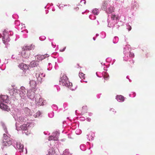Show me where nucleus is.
<instances>
[{"instance_id":"nucleus-1","label":"nucleus","mask_w":155,"mask_h":155,"mask_svg":"<svg viewBox=\"0 0 155 155\" xmlns=\"http://www.w3.org/2000/svg\"><path fill=\"white\" fill-rule=\"evenodd\" d=\"M3 145L5 146H9L12 143V141L10 140V138L8 137L7 135L5 134H3Z\"/></svg>"},{"instance_id":"nucleus-2","label":"nucleus","mask_w":155,"mask_h":155,"mask_svg":"<svg viewBox=\"0 0 155 155\" xmlns=\"http://www.w3.org/2000/svg\"><path fill=\"white\" fill-rule=\"evenodd\" d=\"M68 82V78L66 75H63L61 77L60 80V83L63 86H68L67 83Z\"/></svg>"},{"instance_id":"nucleus-3","label":"nucleus","mask_w":155,"mask_h":155,"mask_svg":"<svg viewBox=\"0 0 155 155\" xmlns=\"http://www.w3.org/2000/svg\"><path fill=\"white\" fill-rule=\"evenodd\" d=\"M4 34L3 38H2V41L3 43L5 45H8V42L10 41V38L8 34L5 33Z\"/></svg>"},{"instance_id":"nucleus-4","label":"nucleus","mask_w":155,"mask_h":155,"mask_svg":"<svg viewBox=\"0 0 155 155\" xmlns=\"http://www.w3.org/2000/svg\"><path fill=\"white\" fill-rule=\"evenodd\" d=\"M36 91L32 90L30 89L28 91L27 96L30 99H33L35 97V92Z\"/></svg>"},{"instance_id":"nucleus-5","label":"nucleus","mask_w":155,"mask_h":155,"mask_svg":"<svg viewBox=\"0 0 155 155\" xmlns=\"http://www.w3.org/2000/svg\"><path fill=\"white\" fill-rule=\"evenodd\" d=\"M36 82L35 81L31 80L30 81V89L34 91H36L37 90Z\"/></svg>"},{"instance_id":"nucleus-6","label":"nucleus","mask_w":155,"mask_h":155,"mask_svg":"<svg viewBox=\"0 0 155 155\" xmlns=\"http://www.w3.org/2000/svg\"><path fill=\"white\" fill-rule=\"evenodd\" d=\"M18 67L24 71L28 70L29 68V67L28 65L23 63L20 64L18 65Z\"/></svg>"},{"instance_id":"nucleus-7","label":"nucleus","mask_w":155,"mask_h":155,"mask_svg":"<svg viewBox=\"0 0 155 155\" xmlns=\"http://www.w3.org/2000/svg\"><path fill=\"white\" fill-rule=\"evenodd\" d=\"M20 95L22 97L24 96L26 93V89L24 87H21L20 89Z\"/></svg>"},{"instance_id":"nucleus-8","label":"nucleus","mask_w":155,"mask_h":155,"mask_svg":"<svg viewBox=\"0 0 155 155\" xmlns=\"http://www.w3.org/2000/svg\"><path fill=\"white\" fill-rule=\"evenodd\" d=\"M0 108L7 111H8L9 110V108L7 105L2 103H0Z\"/></svg>"},{"instance_id":"nucleus-9","label":"nucleus","mask_w":155,"mask_h":155,"mask_svg":"<svg viewBox=\"0 0 155 155\" xmlns=\"http://www.w3.org/2000/svg\"><path fill=\"white\" fill-rule=\"evenodd\" d=\"M1 99L3 101V102L8 103V97L7 95H2L1 96Z\"/></svg>"},{"instance_id":"nucleus-10","label":"nucleus","mask_w":155,"mask_h":155,"mask_svg":"<svg viewBox=\"0 0 155 155\" xmlns=\"http://www.w3.org/2000/svg\"><path fill=\"white\" fill-rule=\"evenodd\" d=\"M38 65V62L37 61H33L30 64V67L33 68L37 66Z\"/></svg>"},{"instance_id":"nucleus-11","label":"nucleus","mask_w":155,"mask_h":155,"mask_svg":"<svg viewBox=\"0 0 155 155\" xmlns=\"http://www.w3.org/2000/svg\"><path fill=\"white\" fill-rule=\"evenodd\" d=\"M16 146L20 152H23L24 149V146L23 144L18 143H17Z\"/></svg>"},{"instance_id":"nucleus-12","label":"nucleus","mask_w":155,"mask_h":155,"mask_svg":"<svg viewBox=\"0 0 155 155\" xmlns=\"http://www.w3.org/2000/svg\"><path fill=\"white\" fill-rule=\"evenodd\" d=\"M57 154L54 149L51 148L49 149L48 153L47 155H57Z\"/></svg>"},{"instance_id":"nucleus-13","label":"nucleus","mask_w":155,"mask_h":155,"mask_svg":"<svg viewBox=\"0 0 155 155\" xmlns=\"http://www.w3.org/2000/svg\"><path fill=\"white\" fill-rule=\"evenodd\" d=\"M44 75H43V73L39 74L36 73V77L38 80L40 81L42 80V78L44 77Z\"/></svg>"},{"instance_id":"nucleus-14","label":"nucleus","mask_w":155,"mask_h":155,"mask_svg":"<svg viewBox=\"0 0 155 155\" xmlns=\"http://www.w3.org/2000/svg\"><path fill=\"white\" fill-rule=\"evenodd\" d=\"M34 46H32V45L31 46H26L25 47H24L23 49L24 51H25V50H26V51H27L26 50H28V51H29L30 50H31L32 49H34Z\"/></svg>"},{"instance_id":"nucleus-15","label":"nucleus","mask_w":155,"mask_h":155,"mask_svg":"<svg viewBox=\"0 0 155 155\" xmlns=\"http://www.w3.org/2000/svg\"><path fill=\"white\" fill-rule=\"evenodd\" d=\"M22 56L25 58H29L30 54L28 51H25L22 53Z\"/></svg>"},{"instance_id":"nucleus-16","label":"nucleus","mask_w":155,"mask_h":155,"mask_svg":"<svg viewBox=\"0 0 155 155\" xmlns=\"http://www.w3.org/2000/svg\"><path fill=\"white\" fill-rule=\"evenodd\" d=\"M29 126L28 124H24L21 125L20 127L21 130H26L28 129V127Z\"/></svg>"},{"instance_id":"nucleus-17","label":"nucleus","mask_w":155,"mask_h":155,"mask_svg":"<svg viewBox=\"0 0 155 155\" xmlns=\"http://www.w3.org/2000/svg\"><path fill=\"white\" fill-rule=\"evenodd\" d=\"M116 99L117 100V101H124V97L122 95H117L116 97Z\"/></svg>"},{"instance_id":"nucleus-18","label":"nucleus","mask_w":155,"mask_h":155,"mask_svg":"<svg viewBox=\"0 0 155 155\" xmlns=\"http://www.w3.org/2000/svg\"><path fill=\"white\" fill-rule=\"evenodd\" d=\"M114 8L113 7H110L107 9V12L108 13H111L114 12Z\"/></svg>"},{"instance_id":"nucleus-19","label":"nucleus","mask_w":155,"mask_h":155,"mask_svg":"<svg viewBox=\"0 0 155 155\" xmlns=\"http://www.w3.org/2000/svg\"><path fill=\"white\" fill-rule=\"evenodd\" d=\"M49 140H58V138L57 137H55L54 136H50L49 137Z\"/></svg>"},{"instance_id":"nucleus-20","label":"nucleus","mask_w":155,"mask_h":155,"mask_svg":"<svg viewBox=\"0 0 155 155\" xmlns=\"http://www.w3.org/2000/svg\"><path fill=\"white\" fill-rule=\"evenodd\" d=\"M68 86H65L68 87L69 88H70L71 89H73V88H72L73 86L71 82H69L68 81V82L67 83Z\"/></svg>"},{"instance_id":"nucleus-21","label":"nucleus","mask_w":155,"mask_h":155,"mask_svg":"<svg viewBox=\"0 0 155 155\" xmlns=\"http://www.w3.org/2000/svg\"><path fill=\"white\" fill-rule=\"evenodd\" d=\"M107 5V3L106 2H104L102 6L101 7L102 9L105 10V9L106 8Z\"/></svg>"},{"instance_id":"nucleus-22","label":"nucleus","mask_w":155,"mask_h":155,"mask_svg":"<svg viewBox=\"0 0 155 155\" xmlns=\"http://www.w3.org/2000/svg\"><path fill=\"white\" fill-rule=\"evenodd\" d=\"M79 76L80 78L82 79H84L85 78V74L82 73H79Z\"/></svg>"},{"instance_id":"nucleus-23","label":"nucleus","mask_w":155,"mask_h":155,"mask_svg":"<svg viewBox=\"0 0 155 155\" xmlns=\"http://www.w3.org/2000/svg\"><path fill=\"white\" fill-rule=\"evenodd\" d=\"M111 18L113 20H114L115 19H117L118 18V17L115 14H112L111 15Z\"/></svg>"},{"instance_id":"nucleus-24","label":"nucleus","mask_w":155,"mask_h":155,"mask_svg":"<svg viewBox=\"0 0 155 155\" xmlns=\"http://www.w3.org/2000/svg\"><path fill=\"white\" fill-rule=\"evenodd\" d=\"M98 12V9H95L93 10L92 11V12L95 15H97V13Z\"/></svg>"},{"instance_id":"nucleus-25","label":"nucleus","mask_w":155,"mask_h":155,"mask_svg":"<svg viewBox=\"0 0 155 155\" xmlns=\"http://www.w3.org/2000/svg\"><path fill=\"white\" fill-rule=\"evenodd\" d=\"M38 56L39 58V60H42L43 59H45V57L44 55H41L40 56L39 55V56Z\"/></svg>"},{"instance_id":"nucleus-26","label":"nucleus","mask_w":155,"mask_h":155,"mask_svg":"<svg viewBox=\"0 0 155 155\" xmlns=\"http://www.w3.org/2000/svg\"><path fill=\"white\" fill-rule=\"evenodd\" d=\"M134 56V53H131V52H130V54H129V56L131 57H133Z\"/></svg>"},{"instance_id":"nucleus-27","label":"nucleus","mask_w":155,"mask_h":155,"mask_svg":"<svg viewBox=\"0 0 155 155\" xmlns=\"http://www.w3.org/2000/svg\"><path fill=\"white\" fill-rule=\"evenodd\" d=\"M108 76H108L107 77L106 75H104V78L105 80H107V79H108Z\"/></svg>"},{"instance_id":"nucleus-28","label":"nucleus","mask_w":155,"mask_h":155,"mask_svg":"<svg viewBox=\"0 0 155 155\" xmlns=\"http://www.w3.org/2000/svg\"><path fill=\"white\" fill-rule=\"evenodd\" d=\"M128 30L129 31H130L131 29V27L130 26H129L128 27Z\"/></svg>"},{"instance_id":"nucleus-29","label":"nucleus","mask_w":155,"mask_h":155,"mask_svg":"<svg viewBox=\"0 0 155 155\" xmlns=\"http://www.w3.org/2000/svg\"><path fill=\"white\" fill-rule=\"evenodd\" d=\"M111 111H112V112H114V113H112V114H114V112H115V113H116V111H114V109H111Z\"/></svg>"},{"instance_id":"nucleus-30","label":"nucleus","mask_w":155,"mask_h":155,"mask_svg":"<svg viewBox=\"0 0 155 155\" xmlns=\"http://www.w3.org/2000/svg\"><path fill=\"white\" fill-rule=\"evenodd\" d=\"M87 121L90 122L91 120V119L90 118H89V117L88 118H87Z\"/></svg>"},{"instance_id":"nucleus-31","label":"nucleus","mask_w":155,"mask_h":155,"mask_svg":"<svg viewBox=\"0 0 155 155\" xmlns=\"http://www.w3.org/2000/svg\"><path fill=\"white\" fill-rule=\"evenodd\" d=\"M13 91H15V92H17V90L16 89H14Z\"/></svg>"},{"instance_id":"nucleus-32","label":"nucleus","mask_w":155,"mask_h":155,"mask_svg":"<svg viewBox=\"0 0 155 155\" xmlns=\"http://www.w3.org/2000/svg\"><path fill=\"white\" fill-rule=\"evenodd\" d=\"M65 48H66V47H64V48L63 49V50L61 51H64V50H65Z\"/></svg>"},{"instance_id":"nucleus-33","label":"nucleus","mask_w":155,"mask_h":155,"mask_svg":"<svg viewBox=\"0 0 155 155\" xmlns=\"http://www.w3.org/2000/svg\"><path fill=\"white\" fill-rule=\"evenodd\" d=\"M84 108H87V107H82V108L83 109H84Z\"/></svg>"},{"instance_id":"nucleus-34","label":"nucleus","mask_w":155,"mask_h":155,"mask_svg":"<svg viewBox=\"0 0 155 155\" xmlns=\"http://www.w3.org/2000/svg\"><path fill=\"white\" fill-rule=\"evenodd\" d=\"M86 111H87V110H86L85 111H83V112H86Z\"/></svg>"},{"instance_id":"nucleus-35","label":"nucleus","mask_w":155,"mask_h":155,"mask_svg":"<svg viewBox=\"0 0 155 155\" xmlns=\"http://www.w3.org/2000/svg\"><path fill=\"white\" fill-rule=\"evenodd\" d=\"M118 27H119V25H118Z\"/></svg>"}]
</instances>
